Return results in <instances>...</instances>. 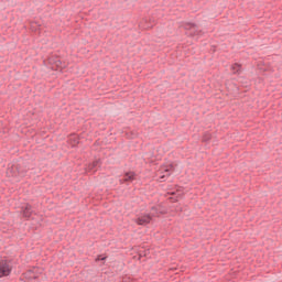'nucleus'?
Segmentation results:
<instances>
[{"label":"nucleus","mask_w":282,"mask_h":282,"mask_svg":"<svg viewBox=\"0 0 282 282\" xmlns=\"http://www.w3.org/2000/svg\"><path fill=\"white\" fill-rule=\"evenodd\" d=\"M12 269H10V264H8L7 260L0 261V279L3 276H10Z\"/></svg>","instance_id":"1"},{"label":"nucleus","mask_w":282,"mask_h":282,"mask_svg":"<svg viewBox=\"0 0 282 282\" xmlns=\"http://www.w3.org/2000/svg\"><path fill=\"white\" fill-rule=\"evenodd\" d=\"M32 213H34V210H32V205L26 204L21 207V215L24 219H30V217H32Z\"/></svg>","instance_id":"2"},{"label":"nucleus","mask_w":282,"mask_h":282,"mask_svg":"<svg viewBox=\"0 0 282 282\" xmlns=\"http://www.w3.org/2000/svg\"><path fill=\"white\" fill-rule=\"evenodd\" d=\"M137 224L139 226H147V224H151V215L141 216L137 219Z\"/></svg>","instance_id":"3"},{"label":"nucleus","mask_w":282,"mask_h":282,"mask_svg":"<svg viewBox=\"0 0 282 282\" xmlns=\"http://www.w3.org/2000/svg\"><path fill=\"white\" fill-rule=\"evenodd\" d=\"M180 28H183L187 32H192V30H196L197 24L193 22H185L182 25H180Z\"/></svg>","instance_id":"4"},{"label":"nucleus","mask_w":282,"mask_h":282,"mask_svg":"<svg viewBox=\"0 0 282 282\" xmlns=\"http://www.w3.org/2000/svg\"><path fill=\"white\" fill-rule=\"evenodd\" d=\"M230 69H231V72H232V74L239 75V74H241L242 66H241V64H239V63H235V64H232V65L230 66Z\"/></svg>","instance_id":"5"},{"label":"nucleus","mask_w":282,"mask_h":282,"mask_svg":"<svg viewBox=\"0 0 282 282\" xmlns=\"http://www.w3.org/2000/svg\"><path fill=\"white\" fill-rule=\"evenodd\" d=\"M213 140V134L210 132H205L202 138V142H210Z\"/></svg>","instance_id":"6"},{"label":"nucleus","mask_w":282,"mask_h":282,"mask_svg":"<svg viewBox=\"0 0 282 282\" xmlns=\"http://www.w3.org/2000/svg\"><path fill=\"white\" fill-rule=\"evenodd\" d=\"M126 177L123 178V182H131L134 180L135 177V174L133 172H130V173H126L124 175Z\"/></svg>","instance_id":"7"},{"label":"nucleus","mask_w":282,"mask_h":282,"mask_svg":"<svg viewBox=\"0 0 282 282\" xmlns=\"http://www.w3.org/2000/svg\"><path fill=\"white\" fill-rule=\"evenodd\" d=\"M199 34H202V31L197 26L189 32V36H199Z\"/></svg>","instance_id":"8"},{"label":"nucleus","mask_w":282,"mask_h":282,"mask_svg":"<svg viewBox=\"0 0 282 282\" xmlns=\"http://www.w3.org/2000/svg\"><path fill=\"white\" fill-rule=\"evenodd\" d=\"M55 67H57V69H65V65L63 66V62L58 57H56Z\"/></svg>","instance_id":"9"},{"label":"nucleus","mask_w":282,"mask_h":282,"mask_svg":"<svg viewBox=\"0 0 282 282\" xmlns=\"http://www.w3.org/2000/svg\"><path fill=\"white\" fill-rule=\"evenodd\" d=\"M95 261H107V257H102L101 254L97 256V258L95 259Z\"/></svg>","instance_id":"10"},{"label":"nucleus","mask_w":282,"mask_h":282,"mask_svg":"<svg viewBox=\"0 0 282 282\" xmlns=\"http://www.w3.org/2000/svg\"><path fill=\"white\" fill-rule=\"evenodd\" d=\"M50 65H56V57L52 56L48 58Z\"/></svg>","instance_id":"11"},{"label":"nucleus","mask_w":282,"mask_h":282,"mask_svg":"<svg viewBox=\"0 0 282 282\" xmlns=\"http://www.w3.org/2000/svg\"><path fill=\"white\" fill-rule=\"evenodd\" d=\"M96 166H98V161L93 162V164H90L88 169L91 171L93 169H96Z\"/></svg>","instance_id":"12"},{"label":"nucleus","mask_w":282,"mask_h":282,"mask_svg":"<svg viewBox=\"0 0 282 282\" xmlns=\"http://www.w3.org/2000/svg\"><path fill=\"white\" fill-rule=\"evenodd\" d=\"M32 279H39V275L37 274H33Z\"/></svg>","instance_id":"13"},{"label":"nucleus","mask_w":282,"mask_h":282,"mask_svg":"<svg viewBox=\"0 0 282 282\" xmlns=\"http://www.w3.org/2000/svg\"><path fill=\"white\" fill-rule=\"evenodd\" d=\"M34 270H36V268H33V270H29V272L34 273Z\"/></svg>","instance_id":"14"},{"label":"nucleus","mask_w":282,"mask_h":282,"mask_svg":"<svg viewBox=\"0 0 282 282\" xmlns=\"http://www.w3.org/2000/svg\"><path fill=\"white\" fill-rule=\"evenodd\" d=\"M164 177H166V176H165V175H163V176H161V177H160V180L162 181V180H164Z\"/></svg>","instance_id":"15"}]
</instances>
